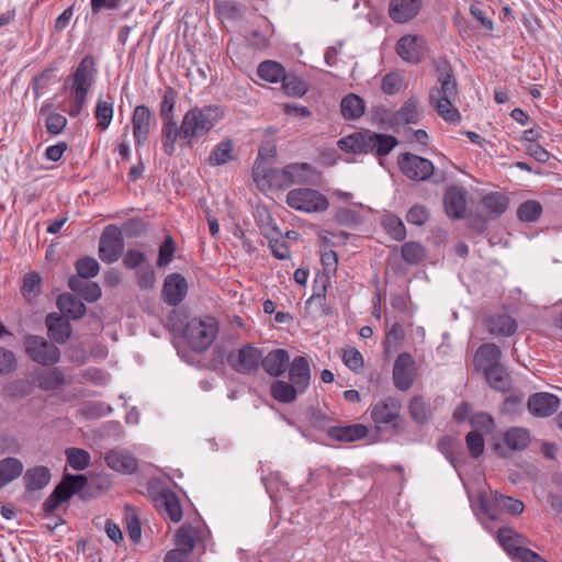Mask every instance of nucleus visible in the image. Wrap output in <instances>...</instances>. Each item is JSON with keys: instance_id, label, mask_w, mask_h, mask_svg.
Masks as SVG:
<instances>
[{"instance_id": "21", "label": "nucleus", "mask_w": 562, "mask_h": 562, "mask_svg": "<svg viewBox=\"0 0 562 562\" xmlns=\"http://www.w3.org/2000/svg\"><path fill=\"white\" fill-rule=\"evenodd\" d=\"M289 379L300 393H304L311 381V369L305 357L299 356L289 366Z\"/></svg>"}, {"instance_id": "54", "label": "nucleus", "mask_w": 562, "mask_h": 562, "mask_svg": "<svg viewBox=\"0 0 562 562\" xmlns=\"http://www.w3.org/2000/svg\"><path fill=\"white\" fill-rule=\"evenodd\" d=\"M76 271L82 279H90L98 274L100 266L99 262L92 257H83L77 260Z\"/></svg>"}, {"instance_id": "13", "label": "nucleus", "mask_w": 562, "mask_h": 562, "mask_svg": "<svg viewBox=\"0 0 562 562\" xmlns=\"http://www.w3.org/2000/svg\"><path fill=\"white\" fill-rule=\"evenodd\" d=\"M94 72V60L92 56H86L79 63L74 75L71 93L78 94L79 102H82L83 95H87L92 82Z\"/></svg>"}, {"instance_id": "20", "label": "nucleus", "mask_w": 562, "mask_h": 562, "mask_svg": "<svg viewBox=\"0 0 562 562\" xmlns=\"http://www.w3.org/2000/svg\"><path fill=\"white\" fill-rule=\"evenodd\" d=\"M155 506L162 516L168 517L173 522H179L182 518L180 501L169 490H164L155 497Z\"/></svg>"}, {"instance_id": "48", "label": "nucleus", "mask_w": 562, "mask_h": 562, "mask_svg": "<svg viewBox=\"0 0 562 562\" xmlns=\"http://www.w3.org/2000/svg\"><path fill=\"white\" fill-rule=\"evenodd\" d=\"M494 504L512 515H519L524 512L525 505L521 501L513 498L510 496L495 492L493 495Z\"/></svg>"}, {"instance_id": "31", "label": "nucleus", "mask_w": 562, "mask_h": 562, "mask_svg": "<svg viewBox=\"0 0 562 562\" xmlns=\"http://www.w3.org/2000/svg\"><path fill=\"white\" fill-rule=\"evenodd\" d=\"M57 306L64 316L70 319L83 317L87 311L86 305L80 300L68 293L58 296Z\"/></svg>"}, {"instance_id": "2", "label": "nucleus", "mask_w": 562, "mask_h": 562, "mask_svg": "<svg viewBox=\"0 0 562 562\" xmlns=\"http://www.w3.org/2000/svg\"><path fill=\"white\" fill-rule=\"evenodd\" d=\"M316 176L315 169L306 162L289 164L283 168H272L267 161H255L252 178L260 190L286 189L293 184L310 183Z\"/></svg>"}, {"instance_id": "15", "label": "nucleus", "mask_w": 562, "mask_h": 562, "mask_svg": "<svg viewBox=\"0 0 562 562\" xmlns=\"http://www.w3.org/2000/svg\"><path fill=\"white\" fill-rule=\"evenodd\" d=\"M527 406L531 415L546 418L559 409L560 398L551 393L539 392L530 395Z\"/></svg>"}, {"instance_id": "42", "label": "nucleus", "mask_w": 562, "mask_h": 562, "mask_svg": "<svg viewBox=\"0 0 562 562\" xmlns=\"http://www.w3.org/2000/svg\"><path fill=\"white\" fill-rule=\"evenodd\" d=\"M234 159V145L232 140L224 139L220 142L209 156V162L212 166H221Z\"/></svg>"}, {"instance_id": "7", "label": "nucleus", "mask_w": 562, "mask_h": 562, "mask_svg": "<svg viewBox=\"0 0 562 562\" xmlns=\"http://www.w3.org/2000/svg\"><path fill=\"white\" fill-rule=\"evenodd\" d=\"M401 408L402 405L398 400L385 397L371 405L370 416L376 425H383L386 428L397 430L403 422Z\"/></svg>"}, {"instance_id": "8", "label": "nucleus", "mask_w": 562, "mask_h": 562, "mask_svg": "<svg viewBox=\"0 0 562 562\" xmlns=\"http://www.w3.org/2000/svg\"><path fill=\"white\" fill-rule=\"evenodd\" d=\"M26 355L34 361L43 366L55 364L60 359V351L54 344L43 337L29 335L24 338Z\"/></svg>"}, {"instance_id": "58", "label": "nucleus", "mask_w": 562, "mask_h": 562, "mask_svg": "<svg viewBox=\"0 0 562 562\" xmlns=\"http://www.w3.org/2000/svg\"><path fill=\"white\" fill-rule=\"evenodd\" d=\"M342 361L346 367L355 372H359L364 364L362 355L355 348H349L344 351Z\"/></svg>"}, {"instance_id": "46", "label": "nucleus", "mask_w": 562, "mask_h": 562, "mask_svg": "<svg viewBox=\"0 0 562 562\" xmlns=\"http://www.w3.org/2000/svg\"><path fill=\"white\" fill-rule=\"evenodd\" d=\"M49 108L50 104L46 103L41 108L40 112L43 115L47 114L45 121L47 132L52 135H58L65 130L67 125V119L64 115L56 112L48 113Z\"/></svg>"}, {"instance_id": "44", "label": "nucleus", "mask_w": 562, "mask_h": 562, "mask_svg": "<svg viewBox=\"0 0 562 562\" xmlns=\"http://www.w3.org/2000/svg\"><path fill=\"white\" fill-rule=\"evenodd\" d=\"M299 390L292 384L281 380L271 384V395L274 400L282 403H292L295 401Z\"/></svg>"}, {"instance_id": "47", "label": "nucleus", "mask_w": 562, "mask_h": 562, "mask_svg": "<svg viewBox=\"0 0 562 562\" xmlns=\"http://www.w3.org/2000/svg\"><path fill=\"white\" fill-rule=\"evenodd\" d=\"M411 417L419 424L427 422L431 417V407L423 397H414L408 405Z\"/></svg>"}, {"instance_id": "56", "label": "nucleus", "mask_w": 562, "mask_h": 562, "mask_svg": "<svg viewBox=\"0 0 562 562\" xmlns=\"http://www.w3.org/2000/svg\"><path fill=\"white\" fill-rule=\"evenodd\" d=\"M467 446L473 458H479L484 451V439L480 431L472 430L465 436Z\"/></svg>"}, {"instance_id": "45", "label": "nucleus", "mask_w": 562, "mask_h": 562, "mask_svg": "<svg viewBox=\"0 0 562 562\" xmlns=\"http://www.w3.org/2000/svg\"><path fill=\"white\" fill-rule=\"evenodd\" d=\"M65 454L67 464L76 471H82L90 465L91 457L85 449L75 447L67 448Z\"/></svg>"}, {"instance_id": "36", "label": "nucleus", "mask_w": 562, "mask_h": 562, "mask_svg": "<svg viewBox=\"0 0 562 562\" xmlns=\"http://www.w3.org/2000/svg\"><path fill=\"white\" fill-rule=\"evenodd\" d=\"M68 286L90 303L98 301L101 296V288L95 282H86L71 277L68 280Z\"/></svg>"}, {"instance_id": "25", "label": "nucleus", "mask_w": 562, "mask_h": 562, "mask_svg": "<svg viewBox=\"0 0 562 562\" xmlns=\"http://www.w3.org/2000/svg\"><path fill=\"white\" fill-rule=\"evenodd\" d=\"M289 353L284 349H274L268 352L266 357L261 355V366L271 376H280L284 373L289 362Z\"/></svg>"}, {"instance_id": "23", "label": "nucleus", "mask_w": 562, "mask_h": 562, "mask_svg": "<svg viewBox=\"0 0 562 562\" xmlns=\"http://www.w3.org/2000/svg\"><path fill=\"white\" fill-rule=\"evenodd\" d=\"M151 113L146 105H137L134 109L132 124L133 135L137 145H143L149 134Z\"/></svg>"}, {"instance_id": "50", "label": "nucleus", "mask_w": 562, "mask_h": 562, "mask_svg": "<svg viewBox=\"0 0 562 562\" xmlns=\"http://www.w3.org/2000/svg\"><path fill=\"white\" fill-rule=\"evenodd\" d=\"M193 528L188 525H183L179 528V530L176 533V549L180 550L182 552L190 553L194 548V540H193Z\"/></svg>"}, {"instance_id": "6", "label": "nucleus", "mask_w": 562, "mask_h": 562, "mask_svg": "<svg viewBox=\"0 0 562 562\" xmlns=\"http://www.w3.org/2000/svg\"><path fill=\"white\" fill-rule=\"evenodd\" d=\"M286 204L303 213H322L329 206L328 199L315 189L297 188L288 192Z\"/></svg>"}, {"instance_id": "18", "label": "nucleus", "mask_w": 562, "mask_h": 562, "mask_svg": "<svg viewBox=\"0 0 562 562\" xmlns=\"http://www.w3.org/2000/svg\"><path fill=\"white\" fill-rule=\"evenodd\" d=\"M177 98L178 93L172 87H167L165 89L160 101V115L162 119L161 140L167 136L170 137L171 130L177 123L173 113Z\"/></svg>"}, {"instance_id": "38", "label": "nucleus", "mask_w": 562, "mask_h": 562, "mask_svg": "<svg viewBox=\"0 0 562 562\" xmlns=\"http://www.w3.org/2000/svg\"><path fill=\"white\" fill-rule=\"evenodd\" d=\"M366 103L362 98L350 93L340 103L341 114L347 120H357L364 113Z\"/></svg>"}, {"instance_id": "41", "label": "nucleus", "mask_w": 562, "mask_h": 562, "mask_svg": "<svg viewBox=\"0 0 562 562\" xmlns=\"http://www.w3.org/2000/svg\"><path fill=\"white\" fill-rule=\"evenodd\" d=\"M508 199L499 192L485 195L482 199V207L491 216H498L506 211Z\"/></svg>"}, {"instance_id": "29", "label": "nucleus", "mask_w": 562, "mask_h": 562, "mask_svg": "<svg viewBox=\"0 0 562 562\" xmlns=\"http://www.w3.org/2000/svg\"><path fill=\"white\" fill-rule=\"evenodd\" d=\"M516 321L506 313H499L487 319V328L493 335L512 336L517 331Z\"/></svg>"}, {"instance_id": "57", "label": "nucleus", "mask_w": 562, "mask_h": 562, "mask_svg": "<svg viewBox=\"0 0 562 562\" xmlns=\"http://www.w3.org/2000/svg\"><path fill=\"white\" fill-rule=\"evenodd\" d=\"M175 250L176 246L172 237L167 236L159 248L157 266L160 268L167 266L172 260Z\"/></svg>"}, {"instance_id": "30", "label": "nucleus", "mask_w": 562, "mask_h": 562, "mask_svg": "<svg viewBox=\"0 0 562 562\" xmlns=\"http://www.w3.org/2000/svg\"><path fill=\"white\" fill-rule=\"evenodd\" d=\"M35 382L43 391H55L65 384V375L61 369L55 367L40 371L35 376Z\"/></svg>"}, {"instance_id": "43", "label": "nucleus", "mask_w": 562, "mask_h": 562, "mask_svg": "<svg viewBox=\"0 0 562 562\" xmlns=\"http://www.w3.org/2000/svg\"><path fill=\"white\" fill-rule=\"evenodd\" d=\"M281 83L283 92L291 97H302L308 90L307 83L302 78L294 74H288L286 71L282 77Z\"/></svg>"}, {"instance_id": "22", "label": "nucleus", "mask_w": 562, "mask_h": 562, "mask_svg": "<svg viewBox=\"0 0 562 562\" xmlns=\"http://www.w3.org/2000/svg\"><path fill=\"white\" fill-rule=\"evenodd\" d=\"M422 8V0H391L389 14L396 23L414 19Z\"/></svg>"}, {"instance_id": "3", "label": "nucleus", "mask_w": 562, "mask_h": 562, "mask_svg": "<svg viewBox=\"0 0 562 562\" xmlns=\"http://www.w3.org/2000/svg\"><path fill=\"white\" fill-rule=\"evenodd\" d=\"M437 82L429 92V103L436 109L438 115L446 122L457 123L460 121V113L454 106L458 99V82L452 66L445 58L434 60Z\"/></svg>"}, {"instance_id": "1", "label": "nucleus", "mask_w": 562, "mask_h": 562, "mask_svg": "<svg viewBox=\"0 0 562 562\" xmlns=\"http://www.w3.org/2000/svg\"><path fill=\"white\" fill-rule=\"evenodd\" d=\"M225 111L217 104L195 105L189 109L182 116L180 125L171 130L170 137L162 139L161 147L165 154L171 156L176 153L178 140L192 146L206 138L211 131L224 119Z\"/></svg>"}, {"instance_id": "60", "label": "nucleus", "mask_w": 562, "mask_h": 562, "mask_svg": "<svg viewBox=\"0 0 562 562\" xmlns=\"http://www.w3.org/2000/svg\"><path fill=\"white\" fill-rule=\"evenodd\" d=\"M471 426L473 430H483L485 432H492L494 429V420L486 413H479L471 417Z\"/></svg>"}, {"instance_id": "35", "label": "nucleus", "mask_w": 562, "mask_h": 562, "mask_svg": "<svg viewBox=\"0 0 562 562\" xmlns=\"http://www.w3.org/2000/svg\"><path fill=\"white\" fill-rule=\"evenodd\" d=\"M530 431L524 427H512L504 434V442L514 451H521L530 443Z\"/></svg>"}, {"instance_id": "37", "label": "nucleus", "mask_w": 562, "mask_h": 562, "mask_svg": "<svg viewBox=\"0 0 562 562\" xmlns=\"http://www.w3.org/2000/svg\"><path fill=\"white\" fill-rule=\"evenodd\" d=\"M484 375L490 386L494 390L506 392L510 389V375L504 366L498 364L486 369Z\"/></svg>"}, {"instance_id": "51", "label": "nucleus", "mask_w": 562, "mask_h": 562, "mask_svg": "<svg viewBox=\"0 0 562 562\" xmlns=\"http://www.w3.org/2000/svg\"><path fill=\"white\" fill-rule=\"evenodd\" d=\"M542 213V205L535 200L524 202L517 210V216L522 222H535Z\"/></svg>"}, {"instance_id": "55", "label": "nucleus", "mask_w": 562, "mask_h": 562, "mask_svg": "<svg viewBox=\"0 0 562 562\" xmlns=\"http://www.w3.org/2000/svg\"><path fill=\"white\" fill-rule=\"evenodd\" d=\"M403 85V77L400 74L390 72L383 77L381 88L384 93L392 95L400 92Z\"/></svg>"}, {"instance_id": "27", "label": "nucleus", "mask_w": 562, "mask_h": 562, "mask_svg": "<svg viewBox=\"0 0 562 562\" xmlns=\"http://www.w3.org/2000/svg\"><path fill=\"white\" fill-rule=\"evenodd\" d=\"M418 101L415 98H409L397 111L392 113L389 125L394 128L396 126L417 123L418 121V111H417Z\"/></svg>"}, {"instance_id": "12", "label": "nucleus", "mask_w": 562, "mask_h": 562, "mask_svg": "<svg viewBox=\"0 0 562 562\" xmlns=\"http://www.w3.org/2000/svg\"><path fill=\"white\" fill-rule=\"evenodd\" d=\"M396 53L404 61L418 64L427 53L425 40L417 35H404L397 41Z\"/></svg>"}, {"instance_id": "64", "label": "nucleus", "mask_w": 562, "mask_h": 562, "mask_svg": "<svg viewBox=\"0 0 562 562\" xmlns=\"http://www.w3.org/2000/svg\"><path fill=\"white\" fill-rule=\"evenodd\" d=\"M404 329L401 325L394 324L386 334L385 345L386 348H396L400 342L404 339Z\"/></svg>"}, {"instance_id": "34", "label": "nucleus", "mask_w": 562, "mask_h": 562, "mask_svg": "<svg viewBox=\"0 0 562 562\" xmlns=\"http://www.w3.org/2000/svg\"><path fill=\"white\" fill-rule=\"evenodd\" d=\"M368 429L360 424L349 425L344 427H331L328 430L330 438L337 441L352 442L366 437Z\"/></svg>"}, {"instance_id": "62", "label": "nucleus", "mask_w": 562, "mask_h": 562, "mask_svg": "<svg viewBox=\"0 0 562 562\" xmlns=\"http://www.w3.org/2000/svg\"><path fill=\"white\" fill-rule=\"evenodd\" d=\"M470 13L484 30H493V21L487 16L486 11L481 7L480 3L471 4Z\"/></svg>"}, {"instance_id": "63", "label": "nucleus", "mask_w": 562, "mask_h": 562, "mask_svg": "<svg viewBox=\"0 0 562 562\" xmlns=\"http://www.w3.org/2000/svg\"><path fill=\"white\" fill-rule=\"evenodd\" d=\"M42 281L41 276L37 272H29L23 278L22 291L25 296L34 294L36 288Z\"/></svg>"}, {"instance_id": "32", "label": "nucleus", "mask_w": 562, "mask_h": 562, "mask_svg": "<svg viewBox=\"0 0 562 562\" xmlns=\"http://www.w3.org/2000/svg\"><path fill=\"white\" fill-rule=\"evenodd\" d=\"M24 465L22 461L14 457H8L0 460V490L21 476Z\"/></svg>"}, {"instance_id": "26", "label": "nucleus", "mask_w": 562, "mask_h": 562, "mask_svg": "<svg viewBox=\"0 0 562 562\" xmlns=\"http://www.w3.org/2000/svg\"><path fill=\"white\" fill-rule=\"evenodd\" d=\"M45 323L48 336L55 342L64 344L71 336L72 328L70 323L57 314H48Z\"/></svg>"}, {"instance_id": "28", "label": "nucleus", "mask_w": 562, "mask_h": 562, "mask_svg": "<svg viewBox=\"0 0 562 562\" xmlns=\"http://www.w3.org/2000/svg\"><path fill=\"white\" fill-rule=\"evenodd\" d=\"M497 539L504 550L512 557L519 558L520 551H527L528 549L522 547L524 539L514 529L501 528L497 532Z\"/></svg>"}, {"instance_id": "11", "label": "nucleus", "mask_w": 562, "mask_h": 562, "mask_svg": "<svg viewBox=\"0 0 562 562\" xmlns=\"http://www.w3.org/2000/svg\"><path fill=\"white\" fill-rule=\"evenodd\" d=\"M124 249V240L121 232L113 226H108L99 241V257L105 263L119 260Z\"/></svg>"}, {"instance_id": "9", "label": "nucleus", "mask_w": 562, "mask_h": 562, "mask_svg": "<svg viewBox=\"0 0 562 562\" xmlns=\"http://www.w3.org/2000/svg\"><path fill=\"white\" fill-rule=\"evenodd\" d=\"M229 367L240 374L255 372L261 363V350L252 345H244L227 356Z\"/></svg>"}, {"instance_id": "61", "label": "nucleus", "mask_w": 562, "mask_h": 562, "mask_svg": "<svg viewBox=\"0 0 562 562\" xmlns=\"http://www.w3.org/2000/svg\"><path fill=\"white\" fill-rule=\"evenodd\" d=\"M16 369V359L12 351L0 348V374H8Z\"/></svg>"}, {"instance_id": "24", "label": "nucleus", "mask_w": 562, "mask_h": 562, "mask_svg": "<svg viewBox=\"0 0 562 562\" xmlns=\"http://www.w3.org/2000/svg\"><path fill=\"white\" fill-rule=\"evenodd\" d=\"M87 483L88 480L82 474H68L65 475L52 494L63 503L69 499L75 493L80 492Z\"/></svg>"}, {"instance_id": "5", "label": "nucleus", "mask_w": 562, "mask_h": 562, "mask_svg": "<svg viewBox=\"0 0 562 562\" xmlns=\"http://www.w3.org/2000/svg\"><path fill=\"white\" fill-rule=\"evenodd\" d=\"M217 333L218 323L214 317H192L184 327L183 336L194 351L203 352L213 344Z\"/></svg>"}, {"instance_id": "16", "label": "nucleus", "mask_w": 562, "mask_h": 562, "mask_svg": "<svg viewBox=\"0 0 562 562\" xmlns=\"http://www.w3.org/2000/svg\"><path fill=\"white\" fill-rule=\"evenodd\" d=\"M187 291V280L179 273H171L165 279L161 296L168 305L176 306L184 299Z\"/></svg>"}, {"instance_id": "14", "label": "nucleus", "mask_w": 562, "mask_h": 562, "mask_svg": "<svg viewBox=\"0 0 562 562\" xmlns=\"http://www.w3.org/2000/svg\"><path fill=\"white\" fill-rule=\"evenodd\" d=\"M415 375L416 369L413 357L407 352L401 353L393 367L394 385L401 391H407L412 386Z\"/></svg>"}, {"instance_id": "10", "label": "nucleus", "mask_w": 562, "mask_h": 562, "mask_svg": "<svg viewBox=\"0 0 562 562\" xmlns=\"http://www.w3.org/2000/svg\"><path fill=\"white\" fill-rule=\"evenodd\" d=\"M401 171L411 180L425 181L429 179L435 171L434 164L420 156L405 153L398 157Z\"/></svg>"}, {"instance_id": "17", "label": "nucleus", "mask_w": 562, "mask_h": 562, "mask_svg": "<svg viewBox=\"0 0 562 562\" xmlns=\"http://www.w3.org/2000/svg\"><path fill=\"white\" fill-rule=\"evenodd\" d=\"M443 205L451 218H462L467 211L465 191L459 186H449L443 194Z\"/></svg>"}, {"instance_id": "40", "label": "nucleus", "mask_w": 562, "mask_h": 562, "mask_svg": "<svg viewBox=\"0 0 562 562\" xmlns=\"http://www.w3.org/2000/svg\"><path fill=\"white\" fill-rule=\"evenodd\" d=\"M284 72V67L274 60H263L257 68L258 76L270 83L281 82Z\"/></svg>"}, {"instance_id": "39", "label": "nucleus", "mask_w": 562, "mask_h": 562, "mask_svg": "<svg viewBox=\"0 0 562 562\" xmlns=\"http://www.w3.org/2000/svg\"><path fill=\"white\" fill-rule=\"evenodd\" d=\"M50 481V472L46 467L30 469L24 476L25 486L30 491L44 488Z\"/></svg>"}, {"instance_id": "19", "label": "nucleus", "mask_w": 562, "mask_h": 562, "mask_svg": "<svg viewBox=\"0 0 562 562\" xmlns=\"http://www.w3.org/2000/svg\"><path fill=\"white\" fill-rule=\"evenodd\" d=\"M104 459L110 469L122 474H133L138 469L137 459L127 450L113 449Z\"/></svg>"}, {"instance_id": "49", "label": "nucleus", "mask_w": 562, "mask_h": 562, "mask_svg": "<svg viewBox=\"0 0 562 562\" xmlns=\"http://www.w3.org/2000/svg\"><path fill=\"white\" fill-rule=\"evenodd\" d=\"M97 126L106 130L113 119V102L99 99L95 106Z\"/></svg>"}, {"instance_id": "59", "label": "nucleus", "mask_w": 562, "mask_h": 562, "mask_svg": "<svg viewBox=\"0 0 562 562\" xmlns=\"http://www.w3.org/2000/svg\"><path fill=\"white\" fill-rule=\"evenodd\" d=\"M429 218V213L427 209L423 205L416 204L412 206L406 215V220L408 223L413 225H424Z\"/></svg>"}, {"instance_id": "4", "label": "nucleus", "mask_w": 562, "mask_h": 562, "mask_svg": "<svg viewBox=\"0 0 562 562\" xmlns=\"http://www.w3.org/2000/svg\"><path fill=\"white\" fill-rule=\"evenodd\" d=\"M337 145L346 153L373 154L381 159L398 145V140L393 135L364 130L340 138Z\"/></svg>"}, {"instance_id": "33", "label": "nucleus", "mask_w": 562, "mask_h": 562, "mask_svg": "<svg viewBox=\"0 0 562 562\" xmlns=\"http://www.w3.org/2000/svg\"><path fill=\"white\" fill-rule=\"evenodd\" d=\"M501 356L502 351L495 344H484L475 353V362L485 372L486 369L501 364Z\"/></svg>"}, {"instance_id": "53", "label": "nucleus", "mask_w": 562, "mask_h": 562, "mask_svg": "<svg viewBox=\"0 0 562 562\" xmlns=\"http://www.w3.org/2000/svg\"><path fill=\"white\" fill-rule=\"evenodd\" d=\"M382 225L393 239L400 241L406 237L405 226L398 217L387 215L383 218Z\"/></svg>"}, {"instance_id": "52", "label": "nucleus", "mask_w": 562, "mask_h": 562, "mask_svg": "<svg viewBox=\"0 0 562 562\" xmlns=\"http://www.w3.org/2000/svg\"><path fill=\"white\" fill-rule=\"evenodd\" d=\"M425 255V248L418 243L408 241L402 246V257L409 265L419 263Z\"/></svg>"}]
</instances>
